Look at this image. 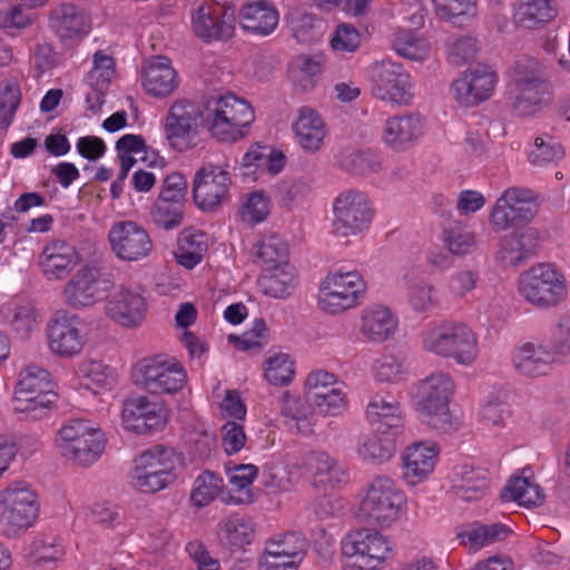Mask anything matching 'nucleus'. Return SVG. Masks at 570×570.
I'll return each mask as SVG.
<instances>
[{"label": "nucleus", "mask_w": 570, "mask_h": 570, "mask_svg": "<svg viewBox=\"0 0 570 570\" xmlns=\"http://www.w3.org/2000/svg\"><path fill=\"white\" fill-rule=\"evenodd\" d=\"M235 10L232 7L202 4L191 18L194 33L204 41H227L235 32Z\"/></svg>", "instance_id": "18"}, {"label": "nucleus", "mask_w": 570, "mask_h": 570, "mask_svg": "<svg viewBox=\"0 0 570 570\" xmlns=\"http://www.w3.org/2000/svg\"><path fill=\"white\" fill-rule=\"evenodd\" d=\"M436 288L433 284L421 283L412 286L409 292V303L417 313H428L438 304Z\"/></svg>", "instance_id": "59"}, {"label": "nucleus", "mask_w": 570, "mask_h": 570, "mask_svg": "<svg viewBox=\"0 0 570 570\" xmlns=\"http://www.w3.org/2000/svg\"><path fill=\"white\" fill-rule=\"evenodd\" d=\"M564 157L561 142L549 134L535 138L534 145L528 154L529 161L539 167L557 164Z\"/></svg>", "instance_id": "48"}, {"label": "nucleus", "mask_w": 570, "mask_h": 570, "mask_svg": "<svg viewBox=\"0 0 570 570\" xmlns=\"http://www.w3.org/2000/svg\"><path fill=\"white\" fill-rule=\"evenodd\" d=\"M342 170L355 176H368L382 170V160L377 154L367 150L345 148L337 155Z\"/></svg>", "instance_id": "41"}, {"label": "nucleus", "mask_w": 570, "mask_h": 570, "mask_svg": "<svg viewBox=\"0 0 570 570\" xmlns=\"http://www.w3.org/2000/svg\"><path fill=\"white\" fill-rule=\"evenodd\" d=\"M183 205H174L165 203V200H156L151 212L153 220L156 225L171 229L181 224L183 219Z\"/></svg>", "instance_id": "60"}, {"label": "nucleus", "mask_w": 570, "mask_h": 570, "mask_svg": "<svg viewBox=\"0 0 570 570\" xmlns=\"http://www.w3.org/2000/svg\"><path fill=\"white\" fill-rule=\"evenodd\" d=\"M181 464V455L173 448L153 446L135 459L130 483L142 493H155L174 482L176 469Z\"/></svg>", "instance_id": "5"}, {"label": "nucleus", "mask_w": 570, "mask_h": 570, "mask_svg": "<svg viewBox=\"0 0 570 570\" xmlns=\"http://www.w3.org/2000/svg\"><path fill=\"white\" fill-rule=\"evenodd\" d=\"M510 529L501 523L474 524L459 534L461 542L469 549L479 550L483 547L504 540Z\"/></svg>", "instance_id": "44"}, {"label": "nucleus", "mask_w": 570, "mask_h": 570, "mask_svg": "<svg viewBox=\"0 0 570 570\" xmlns=\"http://www.w3.org/2000/svg\"><path fill=\"white\" fill-rule=\"evenodd\" d=\"M406 498L387 476L375 478L360 505V517L368 524L390 527L405 510Z\"/></svg>", "instance_id": "10"}, {"label": "nucleus", "mask_w": 570, "mask_h": 570, "mask_svg": "<svg viewBox=\"0 0 570 570\" xmlns=\"http://www.w3.org/2000/svg\"><path fill=\"white\" fill-rule=\"evenodd\" d=\"M397 328V318L382 305L366 308L361 317L360 332L372 343H383L392 337Z\"/></svg>", "instance_id": "36"}, {"label": "nucleus", "mask_w": 570, "mask_h": 570, "mask_svg": "<svg viewBox=\"0 0 570 570\" xmlns=\"http://www.w3.org/2000/svg\"><path fill=\"white\" fill-rule=\"evenodd\" d=\"M539 243L540 233L533 227L505 235L500 240L497 259L503 266L515 267L535 254Z\"/></svg>", "instance_id": "29"}, {"label": "nucleus", "mask_w": 570, "mask_h": 570, "mask_svg": "<svg viewBox=\"0 0 570 570\" xmlns=\"http://www.w3.org/2000/svg\"><path fill=\"white\" fill-rule=\"evenodd\" d=\"M206 249L203 234H185L179 240V249L176 254L177 263L188 269L194 268L200 263Z\"/></svg>", "instance_id": "56"}, {"label": "nucleus", "mask_w": 570, "mask_h": 570, "mask_svg": "<svg viewBox=\"0 0 570 570\" xmlns=\"http://www.w3.org/2000/svg\"><path fill=\"white\" fill-rule=\"evenodd\" d=\"M238 20L244 31L266 37L276 29L279 16L272 3L261 0L245 3L238 12Z\"/></svg>", "instance_id": "33"}, {"label": "nucleus", "mask_w": 570, "mask_h": 570, "mask_svg": "<svg viewBox=\"0 0 570 570\" xmlns=\"http://www.w3.org/2000/svg\"><path fill=\"white\" fill-rule=\"evenodd\" d=\"M556 361L554 352L547 346L528 342L513 354L514 368L525 376L547 375Z\"/></svg>", "instance_id": "32"}, {"label": "nucleus", "mask_w": 570, "mask_h": 570, "mask_svg": "<svg viewBox=\"0 0 570 570\" xmlns=\"http://www.w3.org/2000/svg\"><path fill=\"white\" fill-rule=\"evenodd\" d=\"M122 422L127 430L145 433L165 423L164 407L147 396H131L124 402Z\"/></svg>", "instance_id": "27"}, {"label": "nucleus", "mask_w": 570, "mask_h": 570, "mask_svg": "<svg viewBox=\"0 0 570 570\" xmlns=\"http://www.w3.org/2000/svg\"><path fill=\"white\" fill-rule=\"evenodd\" d=\"M288 245L277 234L264 235L254 247L255 263L265 271L288 266Z\"/></svg>", "instance_id": "40"}, {"label": "nucleus", "mask_w": 570, "mask_h": 570, "mask_svg": "<svg viewBox=\"0 0 570 570\" xmlns=\"http://www.w3.org/2000/svg\"><path fill=\"white\" fill-rule=\"evenodd\" d=\"M142 87L153 97H167L178 87L176 70L168 58L156 57L142 70Z\"/></svg>", "instance_id": "34"}, {"label": "nucleus", "mask_w": 570, "mask_h": 570, "mask_svg": "<svg viewBox=\"0 0 570 570\" xmlns=\"http://www.w3.org/2000/svg\"><path fill=\"white\" fill-rule=\"evenodd\" d=\"M77 316L58 312L48 326V340L51 351L60 356L71 357L81 352L83 337L78 328Z\"/></svg>", "instance_id": "26"}, {"label": "nucleus", "mask_w": 570, "mask_h": 570, "mask_svg": "<svg viewBox=\"0 0 570 570\" xmlns=\"http://www.w3.org/2000/svg\"><path fill=\"white\" fill-rule=\"evenodd\" d=\"M500 497L502 501H514L525 507L541 504L544 499L540 487L531 483L527 478L510 479Z\"/></svg>", "instance_id": "46"}, {"label": "nucleus", "mask_w": 570, "mask_h": 570, "mask_svg": "<svg viewBox=\"0 0 570 570\" xmlns=\"http://www.w3.org/2000/svg\"><path fill=\"white\" fill-rule=\"evenodd\" d=\"M372 92L380 100L403 106L410 105L414 97L410 75L400 63L390 60L379 66Z\"/></svg>", "instance_id": "19"}, {"label": "nucleus", "mask_w": 570, "mask_h": 570, "mask_svg": "<svg viewBox=\"0 0 570 570\" xmlns=\"http://www.w3.org/2000/svg\"><path fill=\"white\" fill-rule=\"evenodd\" d=\"M453 391V380L444 372H434L421 382L417 391V411L429 425L443 431L458 428L459 422L450 413L449 407Z\"/></svg>", "instance_id": "7"}, {"label": "nucleus", "mask_w": 570, "mask_h": 570, "mask_svg": "<svg viewBox=\"0 0 570 570\" xmlns=\"http://www.w3.org/2000/svg\"><path fill=\"white\" fill-rule=\"evenodd\" d=\"M364 291L365 284L357 272H335L322 282L318 305L326 313L337 314L354 307Z\"/></svg>", "instance_id": "15"}, {"label": "nucleus", "mask_w": 570, "mask_h": 570, "mask_svg": "<svg viewBox=\"0 0 570 570\" xmlns=\"http://www.w3.org/2000/svg\"><path fill=\"white\" fill-rule=\"evenodd\" d=\"M538 212V196L533 190L510 187L497 199L489 222L495 233H501L529 224Z\"/></svg>", "instance_id": "12"}, {"label": "nucleus", "mask_w": 570, "mask_h": 570, "mask_svg": "<svg viewBox=\"0 0 570 570\" xmlns=\"http://www.w3.org/2000/svg\"><path fill=\"white\" fill-rule=\"evenodd\" d=\"M498 77L488 66L469 68L462 77L454 80L452 91L455 100L465 107L475 106L492 95Z\"/></svg>", "instance_id": "22"}, {"label": "nucleus", "mask_w": 570, "mask_h": 570, "mask_svg": "<svg viewBox=\"0 0 570 570\" xmlns=\"http://www.w3.org/2000/svg\"><path fill=\"white\" fill-rule=\"evenodd\" d=\"M57 394L50 373L38 365H28L19 375L13 395V410L26 419L37 421L53 407Z\"/></svg>", "instance_id": "6"}, {"label": "nucleus", "mask_w": 570, "mask_h": 570, "mask_svg": "<svg viewBox=\"0 0 570 570\" xmlns=\"http://www.w3.org/2000/svg\"><path fill=\"white\" fill-rule=\"evenodd\" d=\"M50 26L61 39H72L88 32L85 11L72 3H60L50 12Z\"/></svg>", "instance_id": "38"}, {"label": "nucleus", "mask_w": 570, "mask_h": 570, "mask_svg": "<svg viewBox=\"0 0 570 570\" xmlns=\"http://www.w3.org/2000/svg\"><path fill=\"white\" fill-rule=\"evenodd\" d=\"M31 564L39 570H53L62 559L63 548L53 539H38L30 548Z\"/></svg>", "instance_id": "50"}, {"label": "nucleus", "mask_w": 570, "mask_h": 570, "mask_svg": "<svg viewBox=\"0 0 570 570\" xmlns=\"http://www.w3.org/2000/svg\"><path fill=\"white\" fill-rule=\"evenodd\" d=\"M356 453L365 462L382 464L394 455L395 442L389 435L377 433L364 435L357 442Z\"/></svg>", "instance_id": "42"}, {"label": "nucleus", "mask_w": 570, "mask_h": 570, "mask_svg": "<svg viewBox=\"0 0 570 570\" xmlns=\"http://www.w3.org/2000/svg\"><path fill=\"white\" fill-rule=\"evenodd\" d=\"M478 49V42L473 37H460L450 45L449 59L451 63L462 66L475 57Z\"/></svg>", "instance_id": "63"}, {"label": "nucleus", "mask_w": 570, "mask_h": 570, "mask_svg": "<svg viewBox=\"0 0 570 570\" xmlns=\"http://www.w3.org/2000/svg\"><path fill=\"white\" fill-rule=\"evenodd\" d=\"M392 46L397 55L410 60H424L430 53V43L409 30L395 33Z\"/></svg>", "instance_id": "51"}, {"label": "nucleus", "mask_w": 570, "mask_h": 570, "mask_svg": "<svg viewBox=\"0 0 570 570\" xmlns=\"http://www.w3.org/2000/svg\"><path fill=\"white\" fill-rule=\"evenodd\" d=\"M488 485L485 469L462 465L455 472L452 490L454 495L462 501H475L485 495Z\"/></svg>", "instance_id": "39"}, {"label": "nucleus", "mask_w": 570, "mask_h": 570, "mask_svg": "<svg viewBox=\"0 0 570 570\" xmlns=\"http://www.w3.org/2000/svg\"><path fill=\"white\" fill-rule=\"evenodd\" d=\"M102 283L98 268L82 266L65 284L62 299L75 309L90 307L104 298L106 288L101 287Z\"/></svg>", "instance_id": "21"}, {"label": "nucleus", "mask_w": 570, "mask_h": 570, "mask_svg": "<svg viewBox=\"0 0 570 570\" xmlns=\"http://www.w3.org/2000/svg\"><path fill=\"white\" fill-rule=\"evenodd\" d=\"M306 547V540L301 533L289 532L278 539L269 540L265 552L285 560H296L298 566L303 560Z\"/></svg>", "instance_id": "49"}, {"label": "nucleus", "mask_w": 570, "mask_h": 570, "mask_svg": "<svg viewBox=\"0 0 570 570\" xmlns=\"http://www.w3.org/2000/svg\"><path fill=\"white\" fill-rule=\"evenodd\" d=\"M80 262V255L71 244L53 240L45 245L38 264L48 279H61Z\"/></svg>", "instance_id": "28"}, {"label": "nucleus", "mask_w": 570, "mask_h": 570, "mask_svg": "<svg viewBox=\"0 0 570 570\" xmlns=\"http://www.w3.org/2000/svg\"><path fill=\"white\" fill-rule=\"evenodd\" d=\"M423 132V117L419 112H405L385 120L382 140L389 149L403 153L414 146Z\"/></svg>", "instance_id": "23"}, {"label": "nucleus", "mask_w": 570, "mask_h": 570, "mask_svg": "<svg viewBox=\"0 0 570 570\" xmlns=\"http://www.w3.org/2000/svg\"><path fill=\"white\" fill-rule=\"evenodd\" d=\"M222 478L209 471H205L196 479L190 500L194 505L204 508L222 493Z\"/></svg>", "instance_id": "55"}, {"label": "nucleus", "mask_w": 570, "mask_h": 570, "mask_svg": "<svg viewBox=\"0 0 570 570\" xmlns=\"http://www.w3.org/2000/svg\"><path fill=\"white\" fill-rule=\"evenodd\" d=\"M131 377L136 385L151 393L166 394L180 391L187 380L186 372L179 363L159 355L137 362L132 366Z\"/></svg>", "instance_id": "13"}, {"label": "nucleus", "mask_w": 570, "mask_h": 570, "mask_svg": "<svg viewBox=\"0 0 570 570\" xmlns=\"http://www.w3.org/2000/svg\"><path fill=\"white\" fill-rule=\"evenodd\" d=\"M203 122V108L188 100H178L169 109L165 131L170 146L179 151L190 148V137Z\"/></svg>", "instance_id": "20"}, {"label": "nucleus", "mask_w": 570, "mask_h": 570, "mask_svg": "<svg viewBox=\"0 0 570 570\" xmlns=\"http://www.w3.org/2000/svg\"><path fill=\"white\" fill-rule=\"evenodd\" d=\"M106 309L110 318L121 326L135 327L142 322L147 306L139 289L118 286L110 294Z\"/></svg>", "instance_id": "25"}, {"label": "nucleus", "mask_w": 570, "mask_h": 570, "mask_svg": "<svg viewBox=\"0 0 570 570\" xmlns=\"http://www.w3.org/2000/svg\"><path fill=\"white\" fill-rule=\"evenodd\" d=\"M551 99V87L546 79L544 66L533 58L515 61L508 86V105L512 114L518 117H533Z\"/></svg>", "instance_id": "1"}, {"label": "nucleus", "mask_w": 570, "mask_h": 570, "mask_svg": "<svg viewBox=\"0 0 570 570\" xmlns=\"http://www.w3.org/2000/svg\"><path fill=\"white\" fill-rule=\"evenodd\" d=\"M115 75V61L112 57L97 51L94 57V66L88 72V81L94 88V95L99 100L101 92L111 81Z\"/></svg>", "instance_id": "53"}, {"label": "nucleus", "mask_w": 570, "mask_h": 570, "mask_svg": "<svg viewBox=\"0 0 570 570\" xmlns=\"http://www.w3.org/2000/svg\"><path fill=\"white\" fill-rule=\"evenodd\" d=\"M345 566L356 570H377L392 556L389 540L372 529L348 532L341 543Z\"/></svg>", "instance_id": "11"}, {"label": "nucleus", "mask_w": 570, "mask_h": 570, "mask_svg": "<svg viewBox=\"0 0 570 570\" xmlns=\"http://www.w3.org/2000/svg\"><path fill=\"white\" fill-rule=\"evenodd\" d=\"M420 340L424 351L464 366L472 365L479 354L476 335L462 322H431L420 333Z\"/></svg>", "instance_id": "3"}, {"label": "nucleus", "mask_w": 570, "mask_h": 570, "mask_svg": "<svg viewBox=\"0 0 570 570\" xmlns=\"http://www.w3.org/2000/svg\"><path fill=\"white\" fill-rule=\"evenodd\" d=\"M442 242L452 256L463 257L476 248V237L473 232L464 227L445 228Z\"/></svg>", "instance_id": "54"}, {"label": "nucleus", "mask_w": 570, "mask_h": 570, "mask_svg": "<svg viewBox=\"0 0 570 570\" xmlns=\"http://www.w3.org/2000/svg\"><path fill=\"white\" fill-rule=\"evenodd\" d=\"M105 433L86 420H69L58 431L57 448L73 465L87 468L97 462L106 449Z\"/></svg>", "instance_id": "4"}, {"label": "nucleus", "mask_w": 570, "mask_h": 570, "mask_svg": "<svg viewBox=\"0 0 570 570\" xmlns=\"http://www.w3.org/2000/svg\"><path fill=\"white\" fill-rule=\"evenodd\" d=\"M333 215V232L347 237L366 230L372 223L374 210L365 193L347 189L335 198Z\"/></svg>", "instance_id": "14"}, {"label": "nucleus", "mask_w": 570, "mask_h": 570, "mask_svg": "<svg viewBox=\"0 0 570 570\" xmlns=\"http://www.w3.org/2000/svg\"><path fill=\"white\" fill-rule=\"evenodd\" d=\"M301 466L313 476L315 487L335 488L344 481L345 471L324 451H312L302 458Z\"/></svg>", "instance_id": "31"}, {"label": "nucleus", "mask_w": 570, "mask_h": 570, "mask_svg": "<svg viewBox=\"0 0 570 570\" xmlns=\"http://www.w3.org/2000/svg\"><path fill=\"white\" fill-rule=\"evenodd\" d=\"M519 294L538 308H550L567 295L564 276L549 263L533 265L523 272L518 282Z\"/></svg>", "instance_id": "9"}, {"label": "nucleus", "mask_w": 570, "mask_h": 570, "mask_svg": "<svg viewBox=\"0 0 570 570\" xmlns=\"http://www.w3.org/2000/svg\"><path fill=\"white\" fill-rule=\"evenodd\" d=\"M440 446L433 441H417L409 445L403 455V480L414 487L424 482L433 472Z\"/></svg>", "instance_id": "24"}, {"label": "nucleus", "mask_w": 570, "mask_h": 570, "mask_svg": "<svg viewBox=\"0 0 570 570\" xmlns=\"http://www.w3.org/2000/svg\"><path fill=\"white\" fill-rule=\"evenodd\" d=\"M375 379L380 382L396 383L403 379L402 363L392 355L377 358L373 365Z\"/></svg>", "instance_id": "61"}, {"label": "nucleus", "mask_w": 570, "mask_h": 570, "mask_svg": "<svg viewBox=\"0 0 570 570\" xmlns=\"http://www.w3.org/2000/svg\"><path fill=\"white\" fill-rule=\"evenodd\" d=\"M361 43L358 30L347 23H341L331 39V46L334 50L343 52H354Z\"/></svg>", "instance_id": "62"}, {"label": "nucleus", "mask_w": 570, "mask_h": 570, "mask_svg": "<svg viewBox=\"0 0 570 570\" xmlns=\"http://www.w3.org/2000/svg\"><path fill=\"white\" fill-rule=\"evenodd\" d=\"M436 14L445 20L472 18L476 14V0H432Z\"/></svg>", "instance_id": "58"}, {"label": "nucleus", "mask_w": 570, "mask_h": 570, "mask_svg": "<svg viewBox=\"0 0 570 570\" xmlns=\"http://www.w3.org/2000/svg\"><path fill=\"white\" fill-rule=\"evenodd\" d=\"M293 131L297 144L307 153L318 151L327 135L326 124L317 111L309 107L298 109V116L293 122Z\"/></svg>", "instance_id": "30"}, {"label": "nucleus", "mask_w": 570, "mask_h": 570, "mask_svg": "<svg viewBox=\"0 0 570 570\" xmlns=\"http://www.w3.org/2000/svg\"><path fill=\"white\" fill-rule=\"evenodd\" d=\"M39 514L37 493L24 481L9 484L0 498V529L14 537L30 528Z\"/></svg>", "instance_id": "8"}, {"label": "nucleus", "mask_w": 570, "mask_h": 570, "mask_svg": "<svg viewBox=\"0 0 570 570\" xmlns=\"http://www.w3.org/2000/svg\"><path fill=\"white\" fill-rule=\"evenodd\" d=\"M219 540L230 548H243L249 544L254 537L252 519L245 515L233 514L218 525Z\"/></svg>", "instance_id": "43"}, {"label": "nucleus", "mask_w": 570, "mask_h": 570, "mask_svg": "<svg viewBox=\"0 0 570 570\" xmlns=\"http://www.w3.org/2000/svg\"><path fill=\"white\" fill-rule=\"evenodd\" d=\"M267 274L259 278L263 292L275 298H284L291 294L294 274L292 267L283 266L278 269L266 271Z\"/></svg>", "instance_id": "52"}, {"label": "nucleus", "mask_w": 570, "mask_h": 570, "mask_svg": "<svg viewBox=\"0 0 570 570\" xmlns=\"http://www.w3.org/2000/svg\"><path fill=\"white\" fill-rule=\"evenodd\" d=\"M230 175L219 166L207 164L196 171L193 196L196 205L213 210L228 199Z\"/></svg>", "instance_id": "17"}, {"label": "nucleus", "mask_w": 570, "mask_h": 570, "mask_svg": "<svg viewBox=\"0 0 570 570\" xmlns=\"http://www.w3.org/2000/svg\"><path fill=\"white\" fill-rule=\"evenodd\" d=\"M255 119L254 109L230 91L214 92L203 101V122L219 141L233 142L245 136L244 128Z\"/></svg>", "instance_id": "2"}, {"label": "nucleus", "mask_w": 570, "mask_h": 570, "mask_svg": "<svg viewBox=\"0 0 570 570\" xmlns=\"http://www.w3.org/2000/svg\"><path fill=\"white\" fill-rule=\"evenodd\" d=\"M295 375L294 363L288 354L277 353L266 361L265 377L273 385H287Z\"/></svg>", "instance_id": "57"}, {"label": "nucleus", "mask_w": 570, "mask_h": 570, "mask_svg": "<svg viewBox=\"0 0 570 570\" xmlns=\"http://www.w3.org/2000/svg\"><path fill=\"white\" fill-rule=\"evenodd\" d=\"M108 240L112 253L122 262L142 261L154 250L149 233L132 220L115 223L108 233Z\"/></svg>", "instance_id": "16"}, {"label": "nucleus", "mask_w": 570, "mask_h": 570, "mask_svg": "<svg viewBox=\"0 0 570 570\" xmlns=\"http://www.w3.org/2000/svg\"><path fill=\"white\" fill-rule=\"evenodd\" d=\"M77 373L81 380V385L95 393L97 389H108L115 382L112 368L101 361H82L78 365Z\"/></svg>", "instance_id": "47"}, {"label": "nucleus", "mask_w": 570, "mask_h": 570, "mask_svg": "<svg viewBox=\"0 0 570 570\" xmlns=\"http://www.w3.org/2000/svg\"><path fill=\"white\" fill-rule=\"evenodd\" d=\"M281 402L282 414L295 421L299 432L304 434L311 433L313 426V409L309 402L301 395H293L287 391L283 393Z\"/></svg>", "instance_id": "45"}, {"label": "nucleus", "mask_w": 570, "mask_h": 570, "mask_svg": "<svg viewBox=\"0 0 570 570\" xmlns=\"http://www.w3.org/2000/svg\"><path fill=\"white\" fill-rule=\"evenodd\" d=\"M367 422L381 433L386 430L399 431L403 425L401 405L391 395H374L365 411Z\"/></svg>", "instance_id": "35"}, {"label": "nucleus", "mask_w": 570, "mask_h": 570, "mask_svg": "<svg viewBox=\"0 0 570 570\" xmlns=\"http://www.w3.org/2000/svg\"><path fill=\"white\" fill-rule=\"evenodd\" d=\"M558 12L556 0H518L513 20L519 27L537 30L553 21Z\"/></svg>", "instance_id": "37"}, {"label": "nucleus", "mask_w": 570, "mask_h": 570, "mask_svg": "<svg viewBox=\"0 0 570 570\" xmlns=\"http://www.w3.org/2000/svg\"><path fill=\"white\" fill-rule=\"evenodd\" d=\"M312 400L323 415H337L345 406V395L338 387H332L323 394L316 392Z\"/></svg>", "instance_id": "64"}]
</instances>
